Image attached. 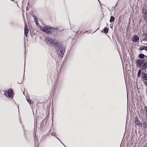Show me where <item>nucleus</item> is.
<instances>
[{
  "instance_id": "nucleus-3",
  "label": "nucleus",
  "mask_w": 147,
  "mask_h": 147,
  "mask_svg": "<svg viewBox=\"0 0 147 147\" xmlns=\"http://www.w3.org/2000/svg\"><path fill=\"white\" fill-rule=\"evenodd\" d=\"M142 13L145 20L147 21V6H144L142 9Z\"/></svg>"
},
{
  "instance_id": "nucleus-9",
  "label": "nucleus",
  "mask_w": 147,
  "mask_h": 147,
  "mask_svg": "<svg viewBox=\"0 0 147 147\" xmlns=\"http://www.w3.org/2000/svg\"><path fill=\"white\" fill-rule=\"evenodd\" d=\"M145 57V55L143 54H140L138 55V57L140 59H144Z\"/></svg>"
},
{
  "instance_id": "nucleus-6",
  "label": "nucleus",
  "mask_w": 147,
  "mask_h": 147,
  "mask_svg": "<svg viewBox=\"0 0 147 147\" xmlns=\"http://www.w3.org/2000/svg\"><path fill=\"white\" fill-rule=\"evenodd\" d=\"M28 28L27 26L26 25V24L25 26L24 27V34L25 35L26 37H27V35L28 33Z\"/></svg>"
},
{
  "instance_id": "nucleus-21",
  "label": "nucleus",
  "mask_w": 147,
  "mask_h": 147,
  "mask_svg": "<svg viewBox=\"0 0 147 147\" xmlns=\"http://www.w3.org/2000/svg\"><path fill=\"white\" fill-rule=\"evenodd\" d=\"M144 50L146 51H147V46L145 47Z\"/></svg>"
},
{
  "instance_id": "nucleus-17",
  "label": "nucleus",
  "mask_w": 147,
  "mask_h": 147,
  "mask_svg": "<svg viewBox=\"0 0 147 147\" xmlns=\"http://www.w3.org/2000/svg\"><path fill=\"white\" fill-rule=\"evenodd\" d=\"M32 17L34 18L35 22H36L35 20H36V18L35 16L34 15H32Z\"/></svg>"
},
{
  "instance_id": "nucleus-24",
  "label": "nucleus",
  "mask_w": 147,
  "mask_h": 147,
  "mask_svg": "<svg viewBox=\"0 0 147 147\" xmlns=\"http://www.w3.org/2000/svg\"><path fill=\"white\" fill-rule=\"evenodd\" d=\"M146 115L147 117V112L146 113Z\"/></svg>"
},
{
  "instance_id": "nucleus-11",
  "label": "nucleus",
  "mask_w": 147,
  "mask_h": 147,
  "mask_svg": "<svg viewBox=\"0 0 147 147\" xmlns=\"http://www.w3.org/2000/svg\"><path fill=\"white\" fill-rule=\"evenodd\" d=\"M135 123L138 126H140L141 124V123H140V121L138 120L136 121L135 122Z\"/></svg>"
},
{
  "instance_id": "nucleus-12",
  "label": "nucleus",
  "mask_w": 147,
  "mask_h": 147,
  "mask_svg": "<svg viewBox=\"0 0 147 147\" xmlns=\"http://www.w3.org/2000/svg\"><path fill=\"white\" fill-rule=\"evenodd\" d=\"M143 67L145 69L147 68V63H144V64H143Z\"/></svg>"
},
{
  "instance_id": "nucleus-15",
  "label": "nucleus",
  "mask_w": 147,
  "mask_h": 147,
  "mask_svg": "<svg viewBox=\"0 0 147 147\" xmlns=\"http://www.w3.org/2000/svg\"><path fill=\"white\" fill-rule=\"evenodd\" d=\"M145 46H142L140 48V51H142L145 49Z\"/></svg>"
},
{
  "instance_id": "nucleus-19",
  "label": "nucleus",
  "mask_w": 147,
  "mask_h": 147,
  "mask_svg": "<svg viewBox=\"0 0 147 147\" xmlns=\"http://www.w3.org/2000/svg\"><path fill=\"white\" fill-rule=\"evenodd\" d=\"M26 100L29 103H31V102H30V100L29 99H26Z\"/></svg>"
},
{
  "instance_id": "nucleus-14",
  "label": "nucleus",
  "mask_w": 147,
  "mask_h": 147,
  "mask_svg": "<svg viewBox=\"0 0 147 147\" xmlns=\"http://www.w3.org/2000/svg\"><path fill=\"white\" fill-rule=\"evenodd\" d=\"M103 30L104 32L105 33H107L108 31V28H105Z\"/></svg>"
},
{
  "instance_id": "nucleus-2",
  "label": "nucleus",
  "mask_w": 147,
  "mask_h": 147,
  "mask_svg": "<svg viewBox=\"0 0 147 147\" xmlns=\"http://www.w3.org/2000/svg\"><path fill=\"white\" fill-rule=\"evenodd\" d=\"M40 29L41 31L48 33L53 32L55 30L54 28L44 25H43L40 27Z\"/></svg>"
},
{
  "instance_id": "nucleus-10",
  "label": "nucleus",
  "mask_w": 147,
  "mask_h": 147,
  "mask_svg": "<svg viewBox=\"0 0 147 147\" xmlns=\"http://www.w3.org/2000/svg\"><path fill=\"white\" fill-rule=\"evenodd\" d=\"M115 18L114 16H111V18H110V23H111L112 22H113L115 20Z\"/></svg>"
},
{
  "instance_id": "nucleus-8",
  "label": "nucleus",
  "mask_w": 147,
  "mask_h": 147,
  "mask_svg": "<svg viewBox=\"0 0 147 147\" xmlns=\"http://www.w3.org/2000/svg\"><path fill=\"white\" fill-rule=\"evenodd\" d=\"M7 94L9 97H11L12 95V91L10 90H8L7 91Z\"/></svg>"
},
{
  "instance_id": "nucleus-4",
  "label": "nucleus",
  "mask_w": 147,
  "mask_h": 147,
  "mask_svg": "<svg viewBox=\"0 0 147 147\" xmlns=\"http://www.w3.org/2000/svg\"><path fill=\"white\" fill-rule=\"evenodd\" d=\"M144 60L138 59L136 60V63L138 67H143V64L144 63Z\"/></svg>"
},
{
  "instance_id": "nucleus-22",
  "label": "nucleus",
  "mask_w": 147,
  "mask_h": 147,
  "mask_svg": "<svg viewBox=\"0 0 147 147\" xmlns=\"http://www.w3.org/2000/svg\"><path fill=\"white\" fill-rule=\"evenodd\" d=\"M145 84H146V86L147 87V82H145Z\"/></svg>"
},
{
  "instance_id": "nucleus-18",
  "label": "nucleus",
  "mask_w": 147,
  "mask_h": 147,
  "mask_svg": "<svg viewBox=\"0 0 147 147\" xmlns=\"http://www.w3.org/2000/svg\"><path fill=\"white\" fill-rule=\"evenodd\" d=\"M144 110L146 111V113L147 112V107L146 106L145 107Z\"/></svg>"
},
{
  "instance_id": "nucleus-20",
  "label": "nucleus",
  "mask_w": 147,
  "mask_h": 147,
  "mask_svg": "<svg viewBox=\"0 0 147 147\" xmlns=\"http://www.w3.org/2000/svg\"><path fill=\"white\" fill-rule=\"evenodd\" d=\"M51 134L52 136H55V133L54 132H53Z\"/></svg>"
},
{
  "instance_id": "nucleus-16",
  "label": "nucleus",
  "mask_w": 147,
  "mask_h": 147,
  "mask_svg": "<svg viewBox=\"0 0 147 147\" xmlns=\"http://www.w3.org/2000/svg\"><path fill=\"white\" fill-rule=\"evenodd\" d=\"M145 38H144L143 39V40L145 41H147V33L145 35Z\"/></svg>"
},
{
  "instance_id": "nucleus-1",
  "label": "nucleus",
  "mask_w": 147,
  "mask_h": 147,
  "mask_svg": "<svg viewBox=\"0 0 147 147\" xmlns=\"http://www.w3.org/2000/svg\"><path fill=\"white\" fill-rule=\"evenodd\" d=\"M44 41L49 46H54L56 48L57 52L60 57H62L65 52V48L61 43L58 42V41H54L52 38L49 37H46Z\"/></svg>"
},
{
  "instance_id": "nucleus-13",
  "label": "nucleus",
  "mask_w": 147,
  "mask_h": 147,
  "mask_svg": "<svg viewBox=\"0 0 147 147\" xmlns=\"http://www.w3.org/2000/svg\"><path fill=\"white\" fill-rule=\"evenodd\" d=\"M141 70L140 69L138 71V73L137 76L138 77H140V75L141 74Z\"/></svg>"
},
{
  "instance_id": "nucleus-7",
  "label": "nucleus",
  "mask_w": 147,
  "mask_h": 147,
  "mask_svg": "<svg viewBox=\"0 0 147 147\" xmlns=\"http://www.w3.org/2000/svg\"><path fill=\"white\" fill-rule=\"evenodd\" d=\"M142 78L145 80H147V74H142Z\"/></svg>"
},
{
  "instance_id": "nucleus-5",
  "label": "nucleus",
  "mask_w": 147,
  "mask_h": 147,
  "mask_svg": "<svg viewBox=\"0 0 147 147\" xmlns=\"http://www.w3.org/2000/svg\"><path fill=\"white\" fill-rule=\"evenodd\" d=\"M139 38L136 35H134L132 37V40L133 42H138L139 41Z\"/></svg>"
},
{
  "instance_id": "nucleus-25",
  "label": "nucleus",
  "mask_w": 147,
  "mask_h": 147,
  "mask_svg": "<svg viewBox=\"0 0 147 147\" xmlns=\"http://www.w3.org/2000/svg\"><path fill=\"white\" fill-rule=\"evenodd\" d=\"M145 57H147V56H145Z\"/></svg>"
},
{
  "instance_id": "nucleus-23",
  "label": "nucleus",
  "mask_w": 147,
  "mask_h": 147,
  "mask_svg": "<svg viewBox=\"0 0 147 147\" xmlns=\"http://www.w3.org/2000/svg\"><path fill=\"white\" fill-rule=\"evenodd\" d=\"M35 21H36V22H37V19L36 18V20H35Z\"/></svg>"
}]
</instances>
